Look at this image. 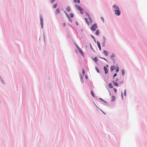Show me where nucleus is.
<instances>
[{"instance_id":"18","label":"nucleus","mask_w":147,"mask_h":147,"mask_svg":"<svg viewBox=\"0 0 147 147\" xmlns=\"http://www.w3.org/2000/svg\"><path fill=\"white\" fill-rule=\"evenodd\" d=\"M109 86L110 88H112L113 87V85L111 83H110L109 85Z\"/></svg>"},{"instance_id":"48","label":"nucleus","mask_w":147,"mask_h":147,"mask_svg":"<svg viewBox=\"0 0 147 147\" xmlns=\"http://www.w3.org/2000/svg\"><path fill=\"white\" fill-rule=\"evenodd\" d=\"M121 96H122V97H123V94H122V93H121Z\"/></svg>"},{"instance_id":"14","label":"nucleus","mask_w":147,"mask_h":147,"mask_svg":"<svg viewBox=\"0 0 147 147\" xmlns=\"http://www.w3.org/2000/svg\"><path fill=\"white\" fill-rule=\"evenodd\" d=\"M93 60L95 62H97L98 60L97 57H95Z\"/></svg>"},{"instance_id":"4","label":"nucleus","mask_w":147,"mask_h":147,"mask_svg":"<svg viewBox=\"0 0 147 147\" xmlns=\"http://www.w3.org/2000/svg\"><path fill=\"white\" fill-rule=\"evenodd\" d=\"M104 69L105 71V73L106 74H107L108 72V70L107 67L105 66H104Z\"/></svg>"},{"instance_id":"22","label":"nucleus","mask_w":147,"mask_h":147,"mask_svg":"<svg viewBox=\"0 0 147 147\" xmlns=\"http://www.w3.org/2000/svg\"><path fill=\"white\" fill-rule=\"evenodd\" d=\"M124 95L126 96V90L125 89L124 90Z\"/></svg>"},{"instance_id":"49","label":"nucleus","mask_w":147,"mask_h":147,"mask_svg":"<svg viewBox=\"0 0 147 147\" xmlns=\"http://www.w3.org/2000/svg\"><path fill=\"white\" fill-rule=\"evenodd\" d=\"M106 66H107V67H108V65H106Z\"/></svg>"},{"instance_id":"23","label":"nucleus","mask_w":147,"mask_h":147,"mask_svg":"<svg viewBox=\"0 0 147 147\" xmlns=\"http://www.w3.org/2000/svg\"><path fill=\"white\" fill-rule=\"evenodd\" d=\"M86 22L88 24V25H90V22H88L87 21V20H86Z\"/></svg>"},{"instance_id":"33","label":"nucleus","mask_w":147,"mask_h":147,"mask_svg":"<svg viewBox=\"0 0 147 147\" xmlns=\"http://www.w3.org/2000/svg\"><path fill=\"white\" fill-rule=\"evenodd\" d=\"M117 74L116 73L113 76V78L114 79V77H116L117 76Z\"/></svg>"},{"instance_id":"38","label":"nucleus","mask_w":147,"mask_h":147,"mask_svg":"<svg viewBox=\"0 0 147 147\" xmlns=\"http://www.w3.org/2000/svg\"><path fill=\"white\" fill-rule=\"evenodd\" d=\"M101 20H102V21H103V22H104V19H103V17H101Z\"/></svg>"},{"instance_id":"34","label":"nucleus","mask_w":147,"mask_h":147,"mask_svg":"<svg viewBox=\"0 0 147 147\" xmlns=\"http://www.w3.org/2000/svg\"><path fill=\"white\" fill-rule=\"evenodd\" d=\"M41 24L42 28L43 27V22H41Z\"/></svg>"},{"instance_id":"39","label":"nucleus","mask_w":147,"mask_h":147,"mask_svg":"<svg viewBox=\"0 0 147 147\" xmlns=\"http://www.w3.org/2000/svg\"><path fill=\"white\" fill-rule=\"evenodd\" d=\"M114 91L115 93L117 92V90L115 88L114 89Z\"/></svg>"},{"instance_id":"32","label":"nucleus","mask_w":147,"mask_h":147,"mask_svg":"<svg viewBox=\"0 0 147 147\" xmlns=\"http://www.w3.org/2000/svg\"><path fill=\"white\" fill-rule=\"evenodd\" d=\"M55 1V0H51V3H53Z\"/></svg>"},{"instance_id":"16","label":"nucleus","mask_w":147,"mask_h":147,"mask_svg":"<svg viewBox=\"0 0 147 147\" xmlns=\"http://www.w3.org/2000/svg\"><path fill=\"white\" fill-rule=\"evenodd\" d=\"M74 1L75 3H79L80 2L79 0H74Z\"/></svg>"},{"instance_id":"44","label":"nucleus","mask_w":147,"mask_h":147,"mask_svg":"<svg viewBox=\"0 0 147 147\" xmlns=\"http://www.w3.org/2000/svg\"><path fill=\"white\" fill-rule=\"evenodd\" d=\"M92 37L93 38V39H95V38L93 36H92Z\"/></svg>"},{"instance_id":"37","label":"nucleus","mask_w":147,"mask_h":147,"mask_svg":"<svg viewBox=\"0 0 147 147\" xmlns=\"http://www.w3.org/2000/svg\"><path fill=\"white\" fill-rule=\"evenodd\" d=\"M86 14L88 17L90 16L89 14L88 13H86Z\"/></svg>"},{"instance_id":"29","label":"nucleus","mask_w":147,"mask_h":147,"mask_svg":"<svg viewBox=\"0 0 147 147\" xmlns=\"http://www.w3.org/2000/svg\"><path fill=\"white\" fill-rule=\"evenodd\" d=\"M83 74L84 75L85 74V71L84 69H83L82 72Z\"/></svg>"},{"instance_id":"10","label":"nucleus","mask_w":147,"mask_h":147,"mask_svg":"<svg viewBox=\"0 0 147 147\" xmlns=\"http://www.w3.org/2000/svg\"><path fill=\"white\" fill-rule=\"evenodd\" d=\"M116 99L115 97L114 96H112V99H111V101H114Z\"/></svg>"},{"instance_id":"46","label":"nucleus","mask_w":147,"mask_h":147,"mask_svg":"<svg viewBox=\"0 0 147 147\" xmlns=\"http://www.w3.org/2000/svg\"><path fill=\"white\" fill-rule=\"evenodd\" d=\"M118 80V79H116V81H117Z\"/></svg>"},{"instance_id":"27","label":"nucleus","mask_w":147,"mask_h":147,"mask_svg":"<svg viewBox=\"0 0 147 147\" xmlns=\"http://www.w3.org/2000/svg\"><path fill=\"white\" fill-rule=\"evenodd\" d=\"M91 93L92 95L93 96V97H94V94H93V92L92 91H91Z\"/></svg>"},{"instance_id":"25","label":"nucleus","mask_w":147,"mask_h":147,"mask_svg":"<svg viewBox=\"0 0 147 147\" xmlns=\"http://www.w3.org/2000/svg\"><path fill=\"white\" fill-rule=\"evenodd\" d=\"M122 74L123 75V76L124 74H125V71H124L123 69L122 70Z\"/></svg>"},{"instance_id":"31","label":"nucleus","mask_w":147,"mask_h":147,"mask_svg":"<svg viewBox=\"0 0 147 147\" xmlns=\"http://www.w3.org/2000/svg\"><path fill=\"white\" fill-rule=\"evenodd\" d=\"M62 25L64 27H65L66 26L65 23H63L62 24Z\"/></svg>"},{"instance_id":"42","label":"nucleus","mask_w":147,"mask_h":147,"mask_svg":"<svg viewBox=\"0 0 147 147\" xmlns=\"http://www.w3.org/2000/svg\"><path fill=\"white\" fill-rule=\"evenodd\" d=\"M67 14V17L68 18H69V16L67 14Z\"/></svg>"},{"instance_id":"13","label":"nucleus","mask_w":147,"mask_h":147,"mask_svg":"<svg viewBox=\"0 0 147 147\" xmlns=\"http://www.w3.org/2000/svg\"><path fill=\"white\" fill-rule=\"evenodd\" d=\"M100 31L99 30H97L95 34L97 35H99Z\"/></svg>"},{"instance_id":"19","label":"nucleus","mask_w":147,"mask_h":147,"mask_svg":"<svg viewBox=\"0 0 147 147\" xmlns=\"http://www.w3.org/2000/svg\"><path fill=\"white\" fill-rule=\"evenodd\" d=\"M115 57V54L114 53H113V54L111 56V58H113V57Z\"/></svg>"},{"instance_id":"1","label":"nucleus","mask_w":147,"mask_h":147,"mask_svg":"<svg viewBox=\"0 0 147 147\" xmlns=\"http://www.w3.org/2000/svg\"><path fill=\"white\" fill-rule=\"evenodd\" d=\"M75 6L77 9L80 11V13L81 14L84 13V12L83 9L78 5H75Z\"/></svg>"},{"instance_id":"9","label":"nucleus","mask_w":147,"mask_h":147,"mask_svg":"<svg viewBox=\"0 0 147 147\" xmlns=\"http://www.w3.org/2000/svg\"><path fill=\"white\" fill-rule=\"evenodd\" d=\"M116 68V67L115 66H112L111 67V71L112 72Z\"/></svg>"},{"instance_id":"5","label":"nucleus","mask_w":147,"mask_h":147,"mask_svg":"<svg viewBox=\"0 0 147 147\" xmlns=\"http://www.w3.org/2000/svg\"><path fill=\"white\" fill-rule=\"evenodd\" d=\"M113 7L114 9V10H117L119 9L118 6L116 5H114L113 6Z\"/></svg>"},{"instance_id":"6","label":"nucleus","mask_w":147,"mask_h":147,"mask_svg":"<svg viewBox=\"0 0 147 147\" xmlns=\"http://www.w3.org/2000/svg\"><path fill=\"white\" fill-rule=\"evenodd\" d=\"M97 45L98 46V47L100 50H101V47L100 45V42L99 41H97Z\"/></svg>"},{"instance_id":"35","label":"nucleus","mask_w":147,"mask_h":147,"mask_svg":"<svg viewBox=\"0 0 147 147\" xmlns=\"http://www.w3.org/2000/svg\"><path fill=\"white\" fill-rule=\"evenodd\" d=\"M100 58H101V59H102L105 60L106 61H107V59H105V58H101L100 57Z\"/></svg>"},{"instance_id":"17","label":"nucleus","mask_w":147,"mask_h":147,"mask_svg":"<svg viewBox=\"0 0 147 147\" xmlns=\"http://www.w3.org/2000/svg\"><path fill=\"white\" fill-rule=\"evenodd\" d=\"M57 6V3H56L53 6V8L54 9L56 8Z\"/></svg>"},{"instance_id":"8","label":"nucleus","mask_w":147,"mask_h":147,"mask_svg":"<svg viewBox=\"0 0 147 147\" xmlns=\"http://www.w3.org/2000/svg\"><path fill=\"white\" fill-rule=\"evenodd\" d=\"M60 12V9L58 8L55 11V13L57 14H58Z\"/></svg>"},{"instance_id":"30","label":"nucleus","mask_w":147,"mask_h":147,"mask_svg":"<svg viewBox=\"0 0 147 147\" xmlns=\"http://www.w3.org/2000/svg\"><path fill=\"white\" fill-rule=\"evenodd\" d=\"M89 20H90L89 22H90V24H91L92 22V21L91 18L90 19H89Z\"/></svg>"},{"instance_id":"7","label":"nucleus","mask_w":147,"mask_h":147,"mask_svg":"<svg viewBox=\"0 0 147 147\" xmlns=\"http://www.w3.org/2000/svg\"><path fill=\"white\" fill-rule=\"evenodd\" d=\"M103 53L104 54V55L106 56H107L108 55L109 53L108 51H105V50L104 51H103Z\"/></svg>"},{"instance_id":"40","label":"nucleus","mask_w":147,"mask_h":147,"mask_svg":"<svg viewBox=\"0 0 147 147\" xmlns=\"http://www.w3.org/2000/svg\"><path fill=\"white\" fill-rule=\"evenodd\" d=\"M112 59L113 60L114 62L115 63V59L113 58H112Z\"/></svg>"},{"instance_id":"2","label":"nucleus","mask_w":147,"mask_h":147,"mask_svg":"<svg viewBox=\"0 0 147 147\" xmlns=\"http://www.w3.org/2000/svg\"><path fill=\"white\" fill-rule=\"evenodd\" d=\"M97 26L96 24H94L93 25L91 28V29L93 31H95L97 28Z\"/></svg>"},{"instance_id":"15","label":"nucleus","mask_w":147,"mask_h":147,"mask_svg":"<svg viewBox=\"0 0 147 147\" xmlns=\"http://www.w3.org/2000/svg\"><path fill=\"white\" fill-rule=\"evenodd\" d=\"M78 50L80 51L81 54L82 55L83 54V52L82 51L81 49L80 48H79V49H78Z\"/></svg>"},{"instance_id":"41","label":"nucleus","mask_w":147,"mask_h":147,"mask_svg":"<svg viewBox=\"0 0 147 147\" xmlns=\"http://www.w3.org/2000/svg\"><path fill=\"white\" fill-rule=\"evenodd\" d=\"M76 47L78 49L79 48H80L77 45H76Z\"/></svg>"},{"instance_id":"3","label":"nucleus","mask_w":147,"mask_h":147,"mask_svg":"<svg viewBox=\"0 0 147 147\" xmlns=\"http://www.w3.org/2000/svg\"><path fill=\"white\" fill-rule=\"evenodd\" d=\"M115 14L118 16H119L120 14L121 11L120 9H118L117 10H114Z\"/></svg>"},{"instance_id":"24","label":"nucleus","mask_w":147,"mask_h":147,"mask_svg":"<svg viewBox=\"0 0 147 147\" xmlns=\"http://www.w3.org/2000/svg\"><path fill=\"white\" fill-rule=\"evenodd\" d=\"M68 19L69 20V21L71 22H72V20L70 18V17H69V18H68Z\"/></svg>"},{"instance_id":"20","label":"nucleus","mask_w":147,"mask_h":147,"mask_svg":"<svg viewBox=\"0 0 147 147\" xmlns=\"http://www.w3.org/2000/svg\"><path fill=\"white\" fill-rule=\"evenodd\" d=\"M119 68L117 66V67L116 70V72L117 73L119 71Z\"/></svg>"},{"instance_id":"45","label":"nucleus","mask_w":147,"mask_h":147,"mask_svg":"<svg viewBox=\"0 0 147 147\" xmlns=\"http://www.w3.org/2000/svg\"><path fill=\"white\" fill-rule=\"evenodd\" d=\"M76 24L77 25H78V22H76Z\"/></svg>"},{"instance_id":"12","label":"nucleus","mask_w":147,"mask_h":147,"mask_svg":"<svg viewBox=\"0 0 147 147\" xmlns=\"http://www.w3.org/2000/svg\"><path fill=\"white\" fill-rule=\"evenodd\" d=\"M113 84H114V85L115 86H118L119 84L117 82H114V81H113Z\"/></svg>"},{"instance_id":"21","label":"nucleus","mask_w":147,"mask_h":147,"mask_svg":"<svg viewBox=\"0 0 147 147\" xmlns=\"http://www.w3.org/2000/svg\"><path fill=\"white\" fill-rule=\"evenodd\" d=\"M40 20L41 22H43V18L41 17H40Z\"/></svg>"},{"instance_id":"26","label":"nucleus","mask_w":147,"mask_h":147,"mask_svg":"<svg viewBox=\"0 0 147 147\" xmlns=\"http://www.w3.org/2000/svg\"><path fill=\"white\" fill-rule=\"evenodd\" d=\"M96 69L98 73H99V69H98L97 67H96Z\"/></svg>"},{"instance_id":"11","label":"nucleus","mask_w":147,"mask_h":147,"mask_svg":"<svg viewBox=\"0 0 147 147\" xmlns=\"http://www.w3.org/2000/svg\"><path fill=\"white\" fill-rule=\"evenodd\" d=\"M71 10V8L70 6H68L66 9V10L67 11H69Z\"/></svg>"},{"instance_id":"28","label":"nucleus","mask_w":147,"mask_h":147,"mask_svg":"<svg viewBox=\"0 0 147 147\" xmlns=\"http://www.w3.org/2000/svg\"><path fill=\"white\" fill-rule=\"evenodd\" d=\"M70 16L71 17V18H72V17H74V15L72 13H71L70 14Z\"/></svg>"},{"instance_id":"43","label":"nucleus","mask_w":147,"mask_h":147,"mask_svg":"<svg viewBox=\"0 0 147 147\" xmlns=\"http://www.w3.org/2000/svg\"><path fill=\"white\" fill-rule=\"evenodd\" d=\"M89 19H90L91 18V17L90 16L88 17Z\"/></svg>"},{"instance_id":"47","label":"nucleus","mask_w":147,"mask_h":147,"mask_svg":"<svg viewBox=\"0 0 147 147\" xmlns=\"http://www.w3.org/2000/svg\"><path fill=\"white\" fill-rule=\"evenodd\" d=\"M84 19H85V20H87V19H86V18H85Z\"/></svg>"},{"instance_id":"36","label":"nucleus","mask_w":147,"mask_h":147,"mask_svg":"<svg viewBox=\"0 0 147 147\" xmlns=\"http://www.w3.org/2000/svg\"><path fill=\"white\" fill-rule=\"evenodd\" d=\"M100 99H101V100H102V101H103V102H105V103H106V102H105V101L104 100L102 99V98H100Z\"/></svg>"}]
</instances>
